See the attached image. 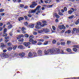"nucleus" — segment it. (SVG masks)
<instances>
[{"mask_svg": "<svg viewBox=\"0 0 79 79\" xmlns=\"http://www.w3.org/2000/svg\"><path fill=\"white\" fill-rule=\"evenodd\" d=\"M65 42H61V43H60L61 45H65Z\"/></svg>", "mask_w": 79, "mask_h": 79, "instance_id": "nucleus-32", "label": "nucleus"}, {"mask_svg": "<svg viewBox=\"0 0 79 79\" xmlns=\"http://www.w3.org/2000/svg\"><path fill=\"white\" fill-rule=\"evenodd\" d=\"M35 28H36L37 29H41V28L38 26V25H36V26Z\"/></svg>", "mask_w": 79, "mask_h": 79, "instance_id": "nucleus-41", "label": "nucleus"}, {"mask_svg": "<svg viewBox=\"0 0 79 79\" xmlns=\"http://www.w3.org/2000/svg\"><path fill=\"white\" fill-rule=\"evenodd\" d=\"M7 31V29L6 28H5L4 29L3 33H5V32H6Z\"/></svg>", "mask_w": 79, "mask_h": 79, "instance_id": "nucleus-42", "label": "nucleus"}, {"mask_svg": "<svg viewBox=\"0 0 79 79\" xmlns=\"http://www.w3.org/2000/svg\"><path fill=\"white\" fill-rule=\"evenodd\" d=\"M44 38L45 39H49V37H48V36H44Z\"/></svg>", "mask_w": 79, "mask_h": 79, "instance_id": "nucleus-48", "label": "nucleus"}, {"mask_svg": "<svg viewBox=\"0 0 79 79\" xmlns=\"http://www.w3.org/2000/svg\"><path fill=\"white\" fill-rule=\"evenodd\" d=\"M42 23H43V24L41 25L42 27H44V26H47V24H46V23H47V22L45 21H42Z\"/></svg>", "mask_w": 79, "mask_h": 79, "instance_id": "nucleus-6", "label": "nucleus"}, {"mask_svg": "<svg viewBox=\"0 0 79 79\" xmlns=\"http://www.w3.org/2000/svg\"><path fill=\"white\" fill-rule=\"evenodd\" d=\"M54 52L55 54V53H58L59 52H60V50L57 49V48H55L54 49Z\"/></svg>", "mask_w": 79, "mask_h": 79, "instance_id": "nucleus-10", "label": "nucleus"}, {"mask_svg": "<svg viewBox=\"0 0 79 79\" xmlns=\"http://www.w3.org/2000/svg\"><path fill=\"white\" fill-rule=\"evenodd\" d=\"M56 43V40H52V43L53 44H55Z\"/></svg>", "mask_w": 79, "mask_h": 79, "instance_id": "nucleus-26", "label": "nucleus"}, {"mask_svg": "<svg viewBox=\"0 0 79 79\" xmlns=\"http://www.w3.org/2000/svg\"><path fill=\"white\" fill-rule=\"evenodd\" d=\"M28 27H31V28H33L34 27V24H31L28 26Z\"/></svg>", "mask_w": 79, "mask_h": 79, "instance_id": "nucleus-14", "label": "nucleus"}, {"mask_svg": "<svg viewBox=\"0 0 79 79\" xmlns=\"http://www.w3.org/2000/svg\"><path fill=\"white\" fill-rule=\"evenodd\" d=\"M33 35H36L37 34V32L34 31L33 32Z\"/></svg>", "mask_w": 79, "mask_h": 79, "instance_id": "nucleus-35", "label": "nucleus"}, {"mask_svg": "<svg viewBox=\"0 0 79 79\" xmlns=\"http://www.w3.org/2000/svg\"><path fill=\"white\" fill-rule=\"evenodd\" d=\"M24 35L25 37H27H27H29V35L27 34H25Z\"/></svg>", "mask_w": 79, "mask_h": 79, "instance_id": "nucleus-30", "label": "nucleus"}, {"mask_svg": "<svg viewBox=\"0 0 79 79\" xmlns=\"http://www.w3.org/2000/svg\"><path fill=\"white\" fill-rule=\"evenodd\" d=\"M36 43H37V41H34V40H33V41L32 42H31V44H36Z\"/></svg>", "mask_w": 79, "mask_h": 79, "instance_id": "nucleus-33", "label": "nucleus"}, {"mask_svg": "<svg viewBox=\"0 0 79 79\" xmlns=\"http://www.w3.org/2000/svg\"><path fill=\"white\" fill-rule=\"evenodd\" d=\"M37 54L39 56H42V51L40 50H38L37 51Z\"/></svg>", "mask_w": 79, "mask_h": 79, "instance_id": "nucleus-4", "label": "nucleus"}, {"mask_svg": "<svg viewBox=\"0 0 79 79\" xmlns=\"http://www.w3.org/2000/svg\"><path fill=\"white\" fill-rule=\"evenodd\" d=\"M38 42H43L44 41V40L42 39H38Z\"/></svg>", "mask_w": 79, "mask_h": 79, "instance_id": "nucleus-22", "label": "nucleus"}, {"mask_svg": "<svg viewBox=\"0 0 79 79\" xmlns=\"http://www.w3.org/2000/svg\"><path fill=\"white\" fill-rule=\"evenodd\" d=\"M43 31L45 32H50V30L48 28L44 29Z\"/></svg>", "mask_w": 79, "mask_h": 79, "instance_id": "nucleus-12", "label": "nucleus"}, {"mask_svg": "<svg viewBox=\"0 0 79 79\" xmlns=\"http://www.w3.org/2000/svg\"><path fill=\"white\" fill-rule=\"evenodd\" d=\"M68 14H72L73 13V12L70 10L68 11Z\"/></svg>", "mask_w": 79, "mask_h": 79, "instance_id": "nucleus-46", "label": "nucleus"}, {"mask_svg": "<svg viewBox=\"0 0 79 79\" xmlns=\"http://www.w3.org/2000/svg\"><path fill=\"white\" fill-rule=\"evenodd\" d=\"M21 37L20 36V35H19V36H18L17 37V39H21Z\"/></svg>", "mask_w": 79, "mask_h": 79, "instance_id": "nucleus-54", "label": "nucleus"}, {"mask_svg": "<svg viewBox=\"0 0 79 79\" xmlns=\"http://www.w3.org/2000/svg\"><path fill=\"white\" fill-rule=\"evenodd\" d=\"M71 32V30H69L65 32V34H66V33H68V34H70V33Z\"/></svg>", "mask_w": 79, "mask_h": 79, "instance_id": "nucleus-23", "label": "nucleus"}, {"mask_svg": "<svg viewBox=\"0 0 79 79\" xmlns=\"http://www.w3.org/2000/svg\"><path fill=\"white\" fill-rule=\"evenodd\" d=\"M37 45H42V43L39 42L37 43Z\"/></svg>", "mask_w": 79, "mask_h": 79, "instance_id": "nucleus-52", "label": "nucleus"}, {"mask_svg": "<svg viewBox=\"0 0 79 79\" xmlns=\"http://www.w3.org/2000/svg\"><path fill=\"white\" fill-rule=\"evenodd\" d=\"M4 9H1L0 10V13H1V12H3V11H4Z\"/></svg>", "mask_w": 79, "mask_h": 79, "instance_id": "nucleus-53", "label": "nucleus"}, {"mask_svg": "<svg viewBox=\"0 0 79 79\" xmlns=\"http://www.w3.org/2000/svg\"><path fill=\"white\" fill-rule=\"evenodd\" d=\"M20 56H21V57H23L25 56V53L23 52H21L19 54Z\"/></svg>", "mask_w": 79, "mask_h": 79, "instance_id": "nucleus-11", "label": "nucleus"}, {"mask_svg": "<svg viewBox=\"0 0 79 79\" xmlns=\"http://www.w3.org/2000/svg\"><path fill=\"white\" fill-rule=\"evenodd\" d=\"M64 10H65V11H67V8L66 7H64Z\"/></svg>", "mask_w": 79, "mask_h": 79, "instance_id": "nucleus-57", "label": "nucleus"}, {"mask_svg": "<svg viewBox=\"0 0 79 79\" xmlns=\"http://www.w3.org/2000/svg\"><path fill=\"white\" fill-rule=\"evenodd\" d=\"M3 30V27H0V31H2Z\"/></svg>", "mask_w": 79, "mask_h": 79, "instance_id": "nucleus-64", "label": "nucleus"}, {"mask_svg": "<svg viewBox=\"0 0 79 79\" xmlns=\"http://www.w3.org/2000/svg\"><path fill=\"white\" fill-rule=\"evenodd\" d=\"M4 33L3 34V37H6V36H7L8 35L7 34L5 33Z\"/></svg>", "mask_w": 79, "mask_h": 79, "instance_id": "nucleus-34", "label": "nucleus"}, {"mask_svg": "<svg viewBox=\"0 0 79 79\" xmlns=\"http://www.w3.org/2000/svg\"><path fill=\"white\" fill-rule=\"evenodd\" d=\"M5 39H9L10 38V37L9 36H6V37H5Z\"/></svg>", "mask_w": 79, "mask_h": 79, "instance_id": "nucleus-56", "label": "nucleus"}, {"mask_svg": "<svg viewBox=\"0 0 79 79\" xmlns=\"http://www.w3.org/2000/svg\"><path fill=\"white\" fill-rule=\"evenodd\" d=\"M28 56H29L30 57H31V56H32V53L31 52H29Z\"/></svg>", "mask_w": 79, "mask_h": 79, "instance_id": "nucleus-17", "label": "nucleus"}, {"mask_svg": "<svg viewBox=\"0 0 79 79\" xmlns=\"http://www.w3.org/2000/svg\"><path fill=\"white\" fill-rule=\"evenodd\" d=\"M23 45L24 46H25V47H27L28 45H31V43L29 42L27 43L25 42L23 43Z\"/></svg>", "mask_w": 79, "mask_h": 79, "instance_id": "nucleus-8", "label": "nucleus"}, {"mask_svg": "<svg viewBox=\"0 0 79 79\" xmlns=\"http://www.w3.org/2000/svg\"><path fill=\"white\" fill-rule=\"evenodd\" d=\"M71 44V41H68L67 42V45H69Z\"/></svg>", "mask_w": 79, "mask_h": 79, "instance_id": "nucleus-43", "label": "nucleus"}, {"mask_svg": "<svg viewBox=\"0 0 79 79\" xmlns=\"http://www.w3.org/2000/svg\"><path fill=\"white\" fill-rule=\"evenodd\" d=\"M20 6L21 8H23L24 6L23 4H21L20 5Z\"/></svg>", "mask_w": 79, "mask_h": 79, "instance_id": "nucleus-49", "label": "nucleus"}, {"mask_svg": "<svg viewBox=\"0 0 79 79\" xmlns=\"http://www.w3.org/2000/svg\"><path fill=\"white\" fill-rule=\"evenodd\" d=\"M12 47H8L7 48V50H8V51H11V50H12Z\"/></svg>", "mask_w": 79, "mask_h": 79, "instance_id": "nucleus-21", "label": "nucleus"}, {"mask_svg": "<svg viewBox=\"0 0 79 79\" xmlns=\"http://www.w3.org/2000/svg\"><path fill=\"white\" fill-rule=\"evenodd\" d=\"M24 18L26 20H27V16H24Z\"/></svg>", "mask_w": 79, "mask_h": 79, "instance_id": "nucleus-60", "label": "nucleus"}, {"mask_svg": "<svg viewBox=\"0 0 79 79\" xmlns=\"http://www.w3.org/2000/svg\"><path fill=\"white\" fill-rule=\"evenodd\" d=\"M73 51L74 52H77V49L75 48H73Z\"/></svg>", "mask_w": 79, "mask_h": 79, "instance_id": "nucleus-36", "label": "nucleus"}, {"mask_svg": "<svg viewBox=\"0 0 79 79\" xmlns=\"http://www.w3.org/2000/svg\"><path fill=\"white\" fill-rule=\"evenodd\" d=\"M16 48H17V46H15L13 48V49L14 50H16Z\"/></svg>", "mask_w": 79, "mask_h": 79, "instance_id": "nucleus-40", "label": "nucleus"}, {"mask_svg": "<svg viewBox=\"0 0 79 79\" xmlns=\"http://www.w3.org/2000/svg\"><path fill=\"white\" fill-rule=\"evenodd\" d=\"M48 44V41H45L44 43V45H47Z\"/></svg>", "mask_w": 79, "mask_h": 79, "instance_id": "nucleus-44", "label": "nucleus"}, {"mask_svg": "<svg viewBox=\"0 0 79 79\" xmlns=\"http://www.w3.org/2000/svg\"><path fill=\"white\" fill-rule=\"evenodd\" d=\"M19 42H22L23 41H24V39L22 38L20 39L19 40Z\"/></svg>", "mask_w": 79, "mask_h": 79, "instance_id": "nucleus-39", "label": "nucleus"}, {"mask_svg": "<svg viewBox=\"0 0 79 79\" xmlns=\"http://www.w3.org/2000/svg\"><path fill=\"white\" fill-rule=\"evenodd\" d=\"M59 27V29L61 30L62 29H66V27H65V26H64V25H61Z\"/></svg>", "mask_w": 79, "mask_h": 79, "instance_id": "nucleus-7", "label": "nucleus"}, {"mask_svg": "<svg viewBox=\"0 0 79 79\" xmlns=\"http://www.w3.org/2000/svg\"><path fill=\"white\" fill-rule=\"evenodd\" d=\"M52 28L53 30L54 31H55V30H56V27H55L54 26H52Z\"/></svg>", "mask_w": 79, "mask_h": 79, "instance_id": "nucleus-50", "label": "nucleus"}, {"mask_svg": "<svg viewBox=\"0 0 79 79\" xmlns=\"http://www.w3.org/2000/svg\"><path fill=\"white\" fill-rule=\"evenodd\" d=\"M66 50L68 52H71V49L70 48H67L66 49Z\"/></svg>", "mask_w": 79, "mask_h": 79, "instance_id": "nucleus-27", "label": "nucleus"}, {"mask_svg": "<svg viewBox=\"0 0 79 79\" xmlns=\"http://www.w3.org/2000/svg\"><path fill=\"white\" fill-rule=\"evenodd\" d=\"M33 38H34V36L32 35H31L29 37V38L31 39H33Z\"/></svg>", "mask_w": 79, "mask_h": 79, "instance_id": "nucleus-51", "label": "nucleus"}, {"mask_svg": "<svg viewBox=\"0 0 79 79\" xmlns=\"http://www.w3.org/2000/svg\"><path fill=\"white\" fill-rule=\"evenodd\" d=\"M70 10L72 12V13H73L74 11V9L73 8H71L70 9Z\"/></svg>", "mask_w": 79, "mask_h": 79, "instance_id": "nucleus-47", "label": "nucleus"}, {"mask_svg": "<svg viewBox=\"0 0 79 79\" xmlns=\"http://www.w3.org/2000/svg\"><path fill=\"white\" fill-rule=\"evenodd\" d=\"M28 41L30 42H33V41H34V40H33V39H30Z\"/></svg>", "mask_w": 79, "mask_h": 79, "instance_id": "nucleus-38", "label": "nucleus"}, {"mask_svg": "<svg viewBox=\"0 0 79 79\" xmlns=\"http://www.w3.org/2000/svg\"><path fill=\"white\" fill-rule=\"evenodd\" d=\"M24 24L25 26H27L28 25V23H27V22H25L24 23Z\"/></svg>", "mask_w": 79, "mask_h": 79, "instance_id": "nucleus-59", "label": "nucleus"}, {"mask_svg": "<svg viewBox=\"0 0 79 79\" xmlns=\"http://www.w3.org/2000/svg\"><path fill=\"white\" fill-rule=\"evenodd\" d=\"M49 49H48L47 50H45L44 51V53L45 54V55H47V54H49Z\"/></svg>", "mask_w": 79, "mask_h": 79, "instance_id": "nucleus-9", "label": "nucleus"}, {"mask_svg": "<svg viewBox=\"0 0 79 79\" xmlns=\"http://www.w3.org/2000/svg\"><path fill=\"white\" fill-rule=\"evenodd\" d=\"M2 55H4V56H6V57H8V56H9L10 55L8 53H6V54L3 53Z\"/></svg>", "mask_w": 79, "mask_h": 79, "instance_id": "nucleus-15", "label": "nucleus"}, {"mask_svg": "<svg viewBox=\"0 0 79 79\" xmlns=\"http://www.w3.org/2000/svg\"><path fill=\"white\" fill-rule=\"evenodd\" d=\"M27 16H28V17H30V18L32 16V15H31V14H28L27 15Z\"/></svg>", "mask_w": 79, "mask_h": 79, "instance_id": "nucleus-63", "label": "nucleus"}, {"mask_svg": "<svg viewBox=\"0 0 79 79\" xmlns=\"http://www.w3.org/2000/svg\"><path fill=\"white\" fill-rule=\"evenodd\" d=\"M12 27H13V26H12V25H11L8 26L7 27V28L8 29H11Z\"/></svg>", "mask_w": 79, "mask_h": 79, "instance_id": "nucleus-28", "label": "nucleus"}, {"mask_svg": "<svg viewBox=\"0 0 79 79\" xmlns=\"http://www.w3.org/2000/svg\"><path fill=\"white\" fill-rule=\"evenodd\" d=\"M36 24L37 26H40V25L42 24V23L40 22H37L36 23Z\"/></svg>", "mask_w": 79, "mask_h": 79, "instance_id": "nucleus-24", "label": "nucleus"}, {"mask_svg": "<svg viewBox=\"0 0 79 79\" xmlns=\"http://www.w3.org/2000/svg\"><path fill=\"white\" fill-rule=\"evenodd\" d=\"M61 13H64V10L63 9L61 10Z\"/></svg>", "mask_w": 79, "mask_h": 79, "instance_id": "nucleus-61", "label": "nucleus"}, {"mask_svg": "<svg viewBox=\"0 0 79 79\" xmlns=\"http://www.w3.org/2000/svg\"><path fill=\"white\" fill-rule=\"evenodd\" d=\"M7 46H9V47H10V45H11V43H7Z\"/></svg>", "mask_w": 79, "mask_h": 79, "instance_id": "nucleus-37", "label": "nucleus"}, {"mask_svg": "<svg viewBox=\"0 0 79 79\" xmlns=\"http://www.w3.org/2000/svg\"><path fill=\"white\" fill-rule=\"evenodd\" d=\"M22 20H24V18L22 17H20L19 18V21H20Z\"/></svg>", "mask_w": 79, "mask_h": 79, "instance_id": "nucleus-19", "label": "nucleus"}, {"mask_svg": "<svg viewBox=\"0 0 79 79\" xmlns=\"http://www.w3.org/2000/svg\"><path fill=\"white\" fill-rule=\"evenodd\" d=\"M79 32V28H73V31L72 32V34H78Z\"/></svg>", "mask_w": 79, "mask_h": 79, "instance_id": "nucleus-1", "label": "nucleus"}, {"mask_svg": "<svg viewBox=\"0 0 79 79\" xmlns=\"http://www.w3.org/2000/svg\"><path fill=\"white\" fill-rule=\"evenodd\" d=\"M36 9H35L34 10H31V13H35V11H36Z\"/></svg>", "mask_w": 79, "mask_h": 79, "instance_id": "nucleus-29", "label": "nucleus"}, {"mask_svg": "<svg viewBox=\"0 0 79 79\" xmlns=\"http://www.w3.org/2000/svg\"><path fill=\"white\" fill-rule=\"evenodd\" d=\"M33 55L35 56H37V53L34 52L33 53Z\"/></svg>", "mask_w": 79, "mask_h": 79, "instance_id": "nucleus-55", "label": "nucleus"}, {"mask_svg": "<svg viewBox=\"0 0 79 79\" xmlns=\"http://www.w3.org/2000/svg\"><path fill=\"white\" fill-rule=\"evenodd\" d=\"M58 14L59 15H60V16H63V13H62L60 12H59Z\"/></svg>", "mask_w": 79, "mask_h": 79, "instance_id": "nucleus-45", "label": "nucleus"}, {"mask_svg": "<svg viewBox=\"0 0 79 79\" xmlns=\"http://www.w3.org/2000/svg\"><path fill=\"white\" fill-rule=\"evenodd\" d=\"M43 31H44V30H39L38 31V32L39 33V34H41V33L43 32Z\"/></svg>", "mask_w": 79, "mask_h": 79, "instance_id": "nucleus-25", "label": "nucleus"}, {"mask_svg": "<svg viewBox=\"0 0 79 79\" xmlns=\"http://www.w3.org/2000/svg\"><path fill=\"white\" fill-rule=\"evenodd\" d=\"M41 6H38L35 9L36 10H37V12L36 13V15H38L39 13H40L41 11Z\"/></svg>", "mask_w": 79, "mask_h": 79, "instance_id": "nucleus-2", "label": "nucleus"}, {"mask_svg": "<svg viewBox=\"0 0 79 79\" xmlns=\"http://www.w3.org/2000/svg\"><path fill=\"white\" fill-rule=\"evenodd\" d=\"M0 47H2V48H3V47H5V45L3 43H1L0 44Z\"/></svg>", "mask_w": 79, "mask_h": 79, "instance_id": "nucleus-16", "label": "nucleus"}, {"mask_svg": "<svg viewBox=\"0 0 79 79\" xmlns=\"http://www.w3.org/2000/svg\"><path fill=\"white\" fill-rule=\"evenodd\" d=\"M53 15L54 16H55L56 18H60V16L57 15V14L56 13H54Z\"/></svg>", "mask_w": 79, "mask_h": 79, "instance_id": "nucleus-13", "label": "nucleus"}, {"mask_svg": "<svg viewBox=\"0 0 79 79\" xmlns=\"http://www.w3.org/2000/svg\"><path fill=\"white\" fill-rule=\"evenodd\" d=\"M37 5V3H35V2H33L31 5L30 6V7L31 8H34Z\"/></svg>", "mask_w": 79, "mask_h": 79, "instance_id": "nucleus-3", "label": "nucleus"}, {"mask_svg": "<svg viewBox=\"0 0 79 79\" xmlns=\"http://www.w3.org/2000/svg\"><path fill=\"white\" fill-rule=\"evenodd\" d=\"M73 47H74L75 48H79V46L77 45H75L73 46Z\"/></svg>", "mask_w": 79, "mask_h": 79, "instance_id": "nucleus-31", "label": "nucleus"}, {"mask_svg": "<svg viewBox=\"0 0 79 79\" xmlns=\"http://www.w3.org/2000/svg\"><path fill=\"white\" fill-rule=\"evenodd\" d=\"M49 52L51 54H52V55H54V54H55V51L54 49H49Z\"/></svg>", "mask_w": 79, "mask_h": 79, "instance_id": "nucleus-5", "label": "nucleus"}, {"mask_svg": "<svg viewBox=\"0 0 79 79\" xmlns=\"http://www.w3.org/2000/svg\"><path fill=\"white\" fill-rule=\"evenodd\" d=\"M5 13H2L1 14V16H4V15H5Z\"/></svg>", "mask_w": 79, "mask_h": 79, "instance_id": "nucleus-62", "label": "nucleus"}, {"mask_svg": "<svg viewBox=\"0 0 79 79\" xmlns=\"http://www.w3.org/2000/svg\"><path fill=\"white\" fill-rule=\"evenodd\" d=\"M74 15H72L69 17L68 19H73V18H74Z\"/></svg>", "mask_w": 79, "mask_h": 79, "instance_id": "nucleus-18", "label": "nucleus"}, {"mask_svg": "<svg viewBox=\"0 0 79 79\" xmlns=\"http://www.w3.org/2000/svg\"><path fill=\"white\" fill-rule=\"evenodd\" d=\"M19 35L21 38V37H24V35L23 34L20 35Z\"/></svg>", "mask_w": 79, "mask_h": 79, "instance_id": "nucleus-58", "label": "nucleus"}, {"mask_svg": "<svg viewBox=\"0 0 79 79\" xmlns=\"http://www.w3.org/2000/svg\"><path fill=\"white\" fill-rule=\"evenodd\" d=\"M18 48H19L20 49H23V46L21 45H19L18 46Z\"/></svg>", "mask_w": 79, "mask_h": 79, "instance_id": "nucleus-20", "label": "nucleus"}]
</instances>
